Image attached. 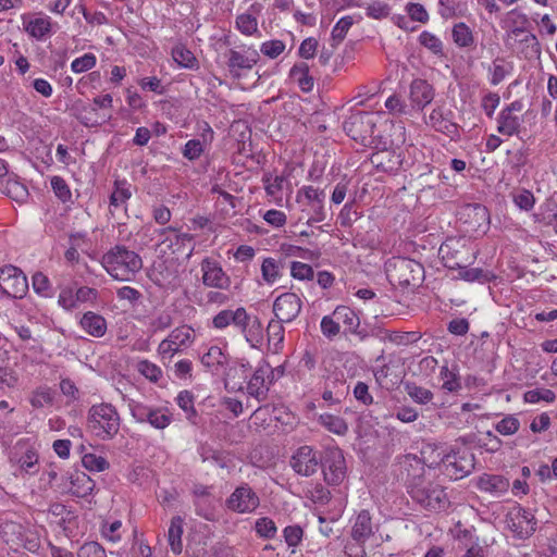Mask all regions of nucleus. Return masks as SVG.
Masks as SVG:
<instances>
[{
	"mask_svg": "<svg viewBox=\"0 0 557 557\" xmlns=\"http://www.w3.org/2000/svg\"><path fill=\"white\" fill-rule=\"evenodd\" d=\"M401 467L406 471L408 493L414 502L431 511H441L448 507L449 500L444 488L425 480V467L420 458L407 455Z\"/></svg>",
	"mask_w": 557,
	"mask_h": 557,
	"instance_id": "nucleus-1",
	"label": "nucleus"
},
{
	"mask_svg": "<svg viewBox=\"0 0 557 557\" xmlns=\"http://www.w3.org/2000/svg\"><path fill=\"white\" fill-rule=\"evenodd\" d=\"M101 264L112 278L127 282L143 269V259L126 246L115 245L102 256Z\"/></svg>",
	"mask_w": 557,
	"mask_h": 557,
	"instance_id": "nucleus-2",
	"label": "nucleus"
},
{
	"mask_svg": "<svg viewBox=\"0 0 557 557\" xmlns=\"http://www.w3.org/2000/svg\"><path fill=\"white\" fill-rule=\"evenodd\" d=\"M382 116L380 111H356L343 123V129L352 139H381Z\"/></svg>",
	"mask_w": 557,
	"mask_h": 557,
	"instance_id": "nucleus-3",
	"label": "nucleus"
},
{
	"mask_svg": "<svg viewBox=\"0 0 557 557\" xmlns=\"http://www.w3.org/2000/svg\"><path fill=\"white\" fill-rule=\"evenodd\" d=\"M89 429L101 440H111L120 431L121 418L114 406L108 403L92 405L87 418Z\"/></svg>",
	"mask_w": 557,
	"mask_h": 557,
	"instance_id": "nucleus-4",
	"label": "nucleus"
},
{
	"mask_svg": "<svg viewBox=\"0 0 557 557\" xmlns=\"http://www.w3.org/2000/svg\"><path fill=\"white\" fill-rule=\"evenodd\" d=\"M385 276L393 287H416L423 276V267L409 258L393 257L385 262Z\"/></svg>",
	"mask_w": 557,
	"mask_h": 557,
	"instance_id": "nucleus-5",
	"label": "nucleus"
},
{
	"mask_svg": "<svg viewBox=\"0 0 557 557\" xmlns=\"http://www.w3.org/2000/svg\"><path fill=\"white\" fill-rule=\"evenodd\" d=\"M127 407L136 422L148 423L157 430L166 429L173 421V414L166 407H154L135 399H129Z\"/></svg>",
	"mask_w": 557,
	"mask_h": 557,
	"instance_id": "nucleus-6",
	"label": "nucleus"
},
{
	"mask_svg": "<svg viewBox=\"0 0 557 557\" xmlns=\"http://www.w3.org/2000/svg\"><path fill=\"white\" fill-rule=\"evenodd\" d=\"M444 265L449 269H462L470 263L474 253L466 242L456 238L446 239L438 249Z\"/></svg>",
	"mask_w": 557,
	"mask_h": 557,
	"instance_id": "nucleus-7",
	"label": "nucleus"
},
{
	"mask_svg": "<svg viewBox=\"0 0 557 557\" xmlns=\"http://www.w3.org/2000/svg\"><path fill=\"white\" fill-rule=\"evenodd\" d=\"M444 473L453 480L469 475L474 469V455L467 448L451 450L442 460Z\"/></svg>",
	"mask_w": 557,
	"mask_h": 557,
	"instance_id": "nucleus-8",
	"label": "nucleus"
},
{
	"mask_svg": "<svg viewBox=\"0 0 557 557\" xmlns=\"http://www.w3.org/2000/svg\"><path fill=\"white\" fill-rule=\"evenodd\" d=\"M320 467L327 485L337 486L346 478V460L342 449L337 447L325 450Z\"/></svg>",
	"mask_w": 557,
	"mask_h": 557,
	"instance_id": "nucleus-9",
	"label": "nucleus"
},
{
	"mask_svg": "<svg viewBox=\"0 0 557 557\" xmlns=\"http://www.w3.org/2000/svg\"><path fill=\"white\" fill-rule=\"evenodd\" d=\"M0 289L7 296L22 299L28 292V282L24 272L12 264L0 269Z\"/></svg>",
	"mask_w": 557,
	"mask_h": 557,
	"instance_id": "nucleus-10",
	"label": "nucleus"
},
{
	"mask_svg": "<svg viewBox=\"0 0 557 557\" xmlns=\"http://www.w3.org/2000/svg\"><path fill=\"white\" fill-rule=\"evenodd\" d=\"M230 75L233 78H240L247 71L258 63L260 59L259 51L255 48L247 50L230 49L224 53Z\"/></svg>",
	"mask_w": 557,
	"mask_h": 557,
	"instance_id": "nucleus-11",
	"label": "nucleus"
},
{
	"mask_svg": "<svg viewBox=\"0 0 557 557\" xmlns=\"http://www.w3.org/2000/svg\"><path fill=\"white\" fill-rule=\"evenodd\" d=\"M506 523L510 531L519 539H528L536 530V519L534 515L521 507H512L506 516Z\"/></svg>",
	"mask_w": 557,
	"mask_h": 557,
	"instance_id": "nucleus-12",
	"label": "nucleus"
},
{
	"mask_svg": "<svg viewBox=\"0 0 557 557\" xmlns=\"http://www.w3.org/2000/svg\"><path fill=\"white\" fill-rule=\"evenodd\" d=\"M323 456L309 445L300 446L292 456L289 465L299 475L311 476L321 466Z\"/></svg>",
	"mask_w": 557,
	"mask_h": 557,
	"instance_id": "nucleus-13",
	"label": "nucleus"
},
{
	"mask_svg": "<svg viewBox=\"0 0 557 557\" xmlns=\"http://www.w3.org/2000/svg\"><path fill=\"white\" fill-rule=\"evenodd\" d=\"M226 508L237 513H251L260 505V498L248 485L237 486L225 502Z\"/></svg>",
	"mask_w": 557,
	"mask_h": 557,
	"instance_id": "nucleus-14",
	"label": "nucleus"
},
{
	"mask_svg": "<svg viewBox=\"0 0 557 557\" xmlns=\"http://www.w3.org/2000/svg\"><path fill=\"white\" fill-rule=\"evenodd\" d=\"M202 283L207 287L216 289H228L231 277L224 272L221 264L211 258H205L200 263Z\"/></svg>",
	"mask_w": 557,
	"mask_h": 557,
	"instance_id": "nucleus-15",
	"label": "nucleus"
},
{
	"mask_svg": "<svg viewBox=\"0 0 557 557\" xmlns=\"http://www.w3.org/2000/svg\"><path fill=\"white\" fill-rule=\"evenodd\" d=\"M302 302L295 293H284L280 295L273 304V312L281 322H292L300 313Z\"/></svg>",
	"mask_w": 557,
	"mask_h": 557,
	"instance_id": "nucleus-16",
	"label": "nucleus"
},
{
	"mask_svg": "<svg viewBox=\"0 0 557 557\" xmlns=\"http://www.w3.org/2000/svg\"><path fill=\"white\" fill-rule=\"evenodd\" d=\"M461 219L468 224L470 232H485L490 225V213L485 206L481 203H468L461 212Z\"/></svg>",
	"mask_w": 557,
	"mask_h": 557,
	"instance_id": "nucleus-17",
	"label": "nucleus"
},
{
	"mask_svg": "<svg viewBox=\"0 0 557 557\" xmlns=\"http://www.w3.org/2000/svg\"><path fill=\"white\" fill-rule=\"evenodd\" d=\"M268 374H272V367L262 362L253 371L251 377L247 382V393L258 401H264L268 398L269 386L267 384Z\"/></svg>",
	"mask_w": 557,
	"mask_h": 557,
	"instance_id": "nucleus-18",
	"label": "nucleus"
},
{
	"mask_svg": "<svg viewBox=\"0 0 557 557\" xmlns=\"http://www.w3.org/2000/svg\"><path fill=\"white\" fill-rule=\"evenodd\" d=\"M379 531V524L372 522L368 510H362L356 517L351 528V540L358 544H364L370 537Z\"/></svg>",
	"mask_w": 557,
	"mask_h": 557,
	"instance_id": "nucleus-19",
	"label": "nucleus"
},
{
	"mask_svg": "<svg viewBox=\"0 0 557 557\" xmlns=\"http://www.w3.org/2000/svg\"><path fill=\"white\" fill-rule=\"evenodd\" d=\"M237 329L245 336L251 347H259L263 342V327L256 315H250L245 310Z\"/></svg>",
	"mask_w": 557,
	"mask_h": 557,
	"instance_id": "nucleus-20",
	"label": "nucleus"
},
{
	"mask_svg": "<svg viewBox=\"0 0 557 557\" xmlns=\"http://www.w3.org/2000/svg\"><path fill=\"white\" fill-rule=\"evenodd\" d=\"M434 88L425 79L416 78L410 84V101L413 108L423 110L434 99Z\"/></svg>",
	"mask_w": 557,
	"mask_h": 557,
	"instance_id": "nucleus-21",
	"label": "nucleus"
},
{
	"mask_svg": "<svg viewBox=\"0 0 557 557\" xmlns=\"http://www.w3.org/2000/svg\"><path fill=\"white\" fill-rule=\"evenodd\" d=\"M131 197V185L125 180H116L109 199V210L111 215L114 216L120 210L126 212V203Z\"/></svg>",
	"mask_w": 557,
	"mask_h": 557,
	"instance_id": "nucleus-22",
	"label": "nucleus"
},
{
	"mask_svg": "<svg viewBox=\"0 0 557 557\" xmlns=\"http://www.w3.org/2000/svg\"><path fill=\"white\" fill-rule=\"evenodd\" d=\"M66 479L70 481L69 492L76 497H87L95 488V482L85 472L74 471Z\"/></svg>",
	"mask_w": 557,
	"mask_h": 557,
	"instance_id": "nucleus-23",
	"label": "nucleus"
},
{
	"mask_svg": "<svg viewBox=\"0 0 557 557\" xmlns=\"http://www.w3.org/2000/svg\"><path fill=\"white\" fill-rule=\"evenodd\" d=\"M191 494L195 497L194 505L196 507L197 515L208 521H213V511L205 507L207 500L211 496V487L200 483H195L191 488Z\"/></svg>",
	"mask_w": 557,
	"mask_h": 557,
	"instance_id": "nucleus-24",
	"label": "nucleus"
},
{
	"mask_svg": "<svg viewBox=\"0 0 557 557\" xmlns=\"http://www.w3.org/2000/svg\"><path fill=\"white\" fill-rule=\"evenodd\" d=\"M478 487L494 495H500L510 487L509 480L503 475L484 473L479 478Z\"/></svg>",
	"mask_w": 557,
	"mask_h": 557,
	"instance_id": "nucleus-25",
	"label": "nucleus"
},
{
	"mask_svg": "<svg viewBox=\"0 0 557 557\" xmlns=\"http://www.w3.org/2000/svg\"><path fill=\"white\" fill-rule=\"evenodd\" d=\"M79 324L86 333L94 337H102L107 332L106 319L92 311L84 313Z\"/></svg>",
	"mask_w": 557,
	"mask_h": 557,
	"instance_id": "nucleus-26",
	"label": "nucleus"
},
{
	"mask_svg": "<svg viewBox=\"0 0 557 557\" xmlns=\"http://www.w3.org/2000/svg\"><path fill=\"white\" fill-rule=\"evenodd\" d=\"M393 127L395 129L396 139L392 140L391 145L395 146V148H393V150L388 153L391 157L387 160L388 165H385V173L396 172L401 166L403 163L399 145H403L405 143V128L401 125L395 126L394 124Z\"/></svg>",
	"mask_w": 557,
	"mask_h": 557,
	"instance_id": "nucleus-27",
	"label": "nucleus"
},
{
	"mask_svg": "<svg viewBox=\"0 0 557 557\" xmlns=\"http://www.w3.org/2000/svg\"><path fill=\"white\" fill-rule=\"evenodd\" d=\"M0 190L16 202L22 203L28 198L27 187L15 175L5 178L0 185Z\"/></svg>",
	"mask_w": 557,
	"mask_h": 557,
	"instance_id": "nucleus-28",
	"label": "nucleus"
},
{
	"mask_svg": "<svg viewBox=\"0 0 557 557\" xmlns=\"http://www.w3.org/2000/svg\"><path fill=\"white\" fill-rule=\"evenodd\" d=\"M244 313V307H238L236 310H221L218 314L213 317L212 326L218 330H223L230 325H234L237 329Z\"/></svg>",
	"mask_w": 557,
	"mask_h": 557,
	"instance_id": "nucleus-29",
	"label": "nucleus"
},
{
	"mask_svg": "<svg viewBox=\"0 0 557 557\" xmlns=\"http://www.w3.org/2000/svg\"><path fill=\"white\" fill-rule=\"evenodd\" d=\"M522 120L509 110H502L497 117V131L506 136H512L520 132Z\"/></svg>",
	"mask_w": 557,
	"mask_h": 557,
	"instance_id": "nucleus-30",
	"label": "nucleus"
},
{
	"mask_svg": "<svg viewBox=\"0 0 557 557\" xmlns=\"http://www.w3.org/2000/svg\"><path fill=\"white\" fill-rule=\"evenodd\" d=\"M289 77L298 84L302 91L309 92L313 89L314 79L309 75V66L307 63H296L289 71Z\"/></svg>",
	"mask_w": 557,
	"mask_h": 557,
	"instance_id": "nucleus-31",
	"label": "nucleus"
},
{
	"mask_svg": "<svg viewBox=\"0 0 557 557\" xmlns=\"http://www.w3.org/2000/svg\"><path fill=\"white\" fill-rule=\"evenodd\" d=\"M338 325L345 326V332L355 333L359 326V318L352 309L346 306H338L333 311Z\"/></svg>",
	"mask_w": 557,
	"mask_h": 557,
	"instance_id": "nucleus-32",
	"label": "nucleus"
},
{
	"mask_svg": "<svg viewBox=\"0 0 557 557\" xmlns=\"http://www.w3.org/2000/svg\"><path fill=\"white\" fill-rule=\"evenodd\" d=\"M248 366V363L239 362L231 367L225 373V387L232 391H243V382L236 381V379L247 380Z\"/></svg>",
	"mask_w": 557,
	"mask_h": 557,
	"instance_id": "nucleus-33",
	"label": "nucleus"
},
{
	"mask_svg": "<svg viewBox=\"0 0 557 557\" xmlns=\"http://www.w3.org/2000/svg\"><path fill=\"white\" fill-rule=\"evenodd\" d=\"M182 534H183V520L181 517H173L171 520V524L168 531V540L171 546V550L180 555L183 549L182 544Z\"/></svg>",
	"mask_w": 557,
	"mask_h": 557,
	"instance_id": "nucleus-34",
	"label": "nucleus"
},
{
	"mask_svg": "<svg viewBox=\"0 0 557 557\" xmlns=\"http://www.w3.org/2000/svg\"><path fill=\"white\" fill-rule=\"evenodd\" d=\"M172 58L184 69L197 70L199 66L194 53L183 45H177L172 49Z\"/></svg>",
	"mask_w": 557,
	"mask_h": 557,
	"instance_id": "nucleus-35",
	"label": "nucleus"
},
{
	"mask_svg": "<svg viewBox=\"0 0 557 557\" xmlns=\"http://www.w3.org/2000/svg\"><path fill=\"white\" fill-rule=\"evenodd\" d=\"M25 29L32 37L41 40L51 32V20L49 16L36 17L26 24Z\"/></svg>",
	"mask_w": 557,
	"mask_h": 557,
	"instance_id": "nucleus-36",
	"label": "nucleus"
},
{
	"mask_svg": "<svg viewBox=\"0 0 557 557\" xmlns=\"http://www.w3.org/2000/svg\"><path fill=\"white\" fill-rule=\"evenodd\" d=\"M54 391L48 386H39L32 392L29 403L33 408L40 409L52 406L54 400Z\"/></svg>",
	"mask_w": 557,
	"mask_h": 557,
	"instance_id": "nucleus-37",
	"label": "nucleus"
},
{
	"mask_svg": "<svg viewBox=\"0 0 557 557\" xmlns=\"http://www.w3.org/2000/svg\"><path fill=\"white\" fill-rule=\"evenodd\" d=\"M429 123L437 131L446 135L454 134L457 129V125L448 121L441 108L432 110L429 116Z\"/></svg>",
	"mask_w": 557,
	"mask_h": 557,
	"instance_id": "nucleus-38",
	"label": "nucleus"
},
{
	"mask_svg": "<svg viewBox=\"0 0 557 557\" xmlns=\"http://www.w3.org/2000/svg\"><path fill=\"white\" fill-rule=\"evenodd\" d=\"M77 120L87 127L98 126L106 121V116H102L100 120L97 108L90 104H83L81 108H77Z\"/></svg>",
	"mask_w": 557,
	"mask_h": 557,
	"instance_id": "nucleus-39",
	"label": "nucleus"
},
{
	"mask_svg": "<svg viewBox=\"0 0 557 557\" xmlns=\"http://www.w3.org/2000/svg\"><path fill=\"white\" fill-rule=\"evenodd\" d=\"M320 423L326 428L330 432L344 435L348 431L347 423L338 416L324 413L320 416Z\"/></svg>",
	"mask_w": 557,
	"mask_h": 557,
	"instance_id": "nucleus-40",
	"label": "nucleus"
},
{
	"mask_svg": "<svg viewBox=\"0 0 557 557\" xmlns=\"http://www.w3.org/2000/svg\"><path fill=\"white\" fill-rule=\"evenodd\" d=\"M453 39L458 47H470L474 42L471 29L465 23H458L453 27Z\"/></svg>",
	"mask_w": 557,
	"mask_h": 557,
	"instance_id": "nucleus-41",
	"label": "nucleus"
},
{
	"mask_svg": "<svg viewBox=\"0 0 557 557\" xmlns=\"http://www.w3.org/2000/svg\"><path fill=\"white\" fill-rule=\"evenodd\" d=\"M178 407L186 412V418L196 424L197 411L194 407V395L189 391H182L176 397Z\"/></svg>",
	"mask_w": 557,
	"mask_h": 557,
	"instance_id": "nucleus-42",
	"label": "nucleus"
},
{
	"mask_svg": "<svg viewBox=\"0 0 557 557\" xmlns=\"http://www.w3.org/2000/svg\"><path fill=\"white\" fill-rule=\"evenodd\" d=\"M385 339L398 346H406L416 343L419 339V335L417 332H400L385 329Z\"/></svg>",
	"mask_w": 557,
	"mask_h": 557,
	"instance_id": "nucleus-43",
	"label": "nucleus"
},
{
	"mask_svg": "<svg viewBox=\"0 0 557 557\" xmlns=\"http://www.w3.org/2000/svg\"><path fill=\"white\" fill-rule=\"evenodd\" d=\"M194 330L188 325H183L174 329L169 335V342L174 343L178 348L187 346L193 342Z\"/></svg>",
	"mask_w": 557,
	"mask_h": 557,
	"instance_id": "nucleus-44",
	"label": "nucleus"
},
{
	"mask_svg": "<svg viewBox=\"0 0 557 557\" xmlns=\"http://www.w3.org/2000/svg\"><path fill=\"white\" fill-rule=\"evenodd\" d=\"M354 24L351 16L342 17L333 27L332 30V47L338 46L346 37L347 32Z\"/></svg>",
	"mask_w": 557,
	"mask_h": 557,
	"instance_id": "nucleus-45",
	"label": "nucleus"
},
{
	"mask_svg": "<svg viewBox=\"0 0 557 557\" xmlns=\"http://www.w3.org/2000/svg\"><path fill=\"white\" fill-rule=\"evenodd\" d=\"M405 389L407 394L413 399V401L421 405L430 403L433 398V393L430 389L418 386L414 383L407 382L405 384Z\"/></svg>",
	"mask_w": 557,
	"mask_h": 557,
	"instance_id": "nucleus-46",
	"label": "nucleus"
},
{
	"mask_svg": "<svg viewBox=\"0 0 557 557\" xmlns=\"http://www.w3.org/2000/svg\"><path fill=\"white\" fill-rule=\"evenodd\" d=\"M236 27L242 34L251 36L258 33V21L253 15L244 13L236 17Z\"/></svg>",
	"mask_w": 557,
	"mask_h": 557,
	"instance_id": "nucleus-47",
	"label": "nucleus"
},
{
	"mask_svg": "<svg viewBox=\"0 0 557 557\" xmlns=\"http://www.w3.org/2000/svg\"><path fill=\"white\" fill-rule=\"evenodd\" d=\"M201 362L208 368H215L218 366H223L226 362V356L220 347L212 346L202 356Z\"/></svg>",
	"mask_w": 557,
	"mask_h": 557,
	"instance_id": "nucleus-48",
	"label": "nucleus"
},
{
	"mask_svg": "<svg viewBox=\"0 0 557 557\" xmlns=\"http://www.w3.org/2000/svg\"><path fill=\"white\" fill-rule=\"evenodd\" d=\"M511 66L504 59H495L493 61V65L490 69L492 74L491 84L498 85L500 82L504 81L506 75L509 74Z\"/></svg>",
	"mask_w": 557,
	"mask_h": 557,
	"instance_id": "nucleus-49",
	"label": "nucleus"
},
{
	"mask_svg": "<svg viewBox=\"0 0 557 557\" xmlns=\"http://www.w3.org/2000/svg\"><path fill=\"white\" fill-rule=\"evenodd\" d=\"M419 42L436 55H443V44L434 34L424 30L419 36Z\"/></svg>",
	"mask_w": 557,
	"mask_h": 557,
	"instance_id": "nucleus-50",
	"label": "nucleus"
},
{
	"mask_svg": "<svg viewBox=\"0 0 557 557\" xmlns=\"http://www.w3.org/2000/svg\"><path fill=\"white\" fill-rule=\"evenodd\" d=\"M255 530L263 539H273L277 531L275 522L268 517L259 518L255 523Z\"/></svg>",
	"mask_w": 557,
	"mask_h": 557,
	"instance_id": "nucleus-51",
	"label": "nucleus"
},
{
	"mask_svg": "<svg viewBox=\"0 0 557 557\" xmlns=\"http://www.w3.org/2000/svg\"><path fill=\"white\" fill-rule=\"evenodd\" d=\"M441 379L443 380L442 388L448 392H457L461 388V384L457 374L449 370L447 366L441 367L440 372Z\"/></svg>",
	"mask_w": 557,
	"mask_h": 557,
	"instance_id": "nucleus-52",
	"label": "nucleus"
},
{
	"mask_svg": "<svg viewBox=\"0 0 557 557\" xmlns=\"http://www.w3.org/2000/svg\"><path fill=\"white\" fill-rule=\"evenodd\" d=\"M556 396L555 393L549 388H535L528 391L524 394V400L527 403L535 404L541 400L546 403H553L555 400Z\"/></svg>",
	"mask_w": 557,
	"mask_h": 557,
	"instance_id": "nucleus-53",
	"label": "nucleus"
},
{
	"mask_svg": "<svg viewBox=\"0 0 557 557\" xmlns=\"http://www.w3.org/2000/svg\"><path fill=\"white\" fill-rule=\"evenodd\" d=\"M519 428V420L511 414L506 416L495 424V430L505 436L515 434Z\"/></svg>",
	"mask_w": 557,
	"mask_h": 557,
	"instance_id": "nucleus-54",
	"label": "nucleus"
},
{
	"mask_svg": "<svg viewBox=\"0 0 557 557\" xmlns=\"http://www.w3.org/2000/svg\"><path fill=\"white\" fill-rule=\"evenodd\" d=\"M262 277L267 283H273L280 276L278 262L273 258H265L261 264Z\"/></svg>",
	"mask_w": 557,
	"mask_h": 557,
	"instance_id": "nucleus-55",
	"label": "nucleus"
},
{
	"mask_svg": "<svg viewBox=\"0 0 557 557\" xmlns=\"http://www.w3.org/2000/svg\"><path fill=\"white\" fill-rule=\"evenodd\" d=\"M83 466L89 471L101 472L109 468V462L106 458L95 454H86L82 459Z\"/></svg>",
	"mask_w": 557,
	"mask_h": 557,
	"instance_id": "nucleus-56",
	"label": "nucleus"
},
{
	"mask_svg": "<svg viewBox=\"0 0 557 557\" xmlns=\"http://www.w3.org/2000/svg\"><path fill=\"white\" fill-rule=\"evenodd\" d=\"M51 187H52L55 196L62 202H67L71 200L72 193H71V189L64 178H62L61 176H53L51 178Z\"/></svg>",
	"mask_w": 557,
	"mask_h": 557,
	"instance_id": "nucleus-57",
	"label": "nucleus"
},
{
	"mask_svg": "<svg viewBox=\"0 0 557 557\" xmlns=\"http://www.w3.org/2000/svg\"><path fill=\"white\" fill-rule=\"evenodd\" d=\"M33 289L40 296L48 297L51 295V284L47 275L42 272H36L33 277Z\"/></svg>",
	"mask_w": 557,
	"mask_h": 557,
	"instance_id": "nucleus-58",
	"label": "nucleus"
},
{
	"mask_svg": "<svg viewBox=\"0 0 557 557\" xmlns=\"http://www.w3.org/2000/svg\"><path fill=\"white\" fill-rule=\"evenodd\" d=\"M284 50L285 44L278 39L264 41L260 46V52L270 59L277 58L281 53H283Z\"/></svg>",
	"mask_w": 557,
	"mask_h": 557,
	"instance_id": "nucleus-59",
	"label": "nucleus"
},
{
	"mask_svg": "<svg viewBox=\"0 0 557 557\" xmlns=\"http://www.w3.org/2000/svg\"><path fill=\"white\" fill-rule=\"evenodd\" d=\"M461 271L459 272V275L462 280L465 281H468V282H487L490 281V272L487 271H484L482 269H479V268H472V269H467V265L462 269H460Z\"/></svg>",
	"mask_w": 557,
	"mask_h": 557,
	"instance_id": "nucleus-60",
	"label": "nucleus"
},
{
	"mask_svg": "<svg viewBox=\"0 0 557 557\" xmlns=\"http://www.w3.org/2000/svg\"><path fill=\"white\" fill-rule=\"evenodd\" d=\"M263 183L267 194L276 196L280 191H282L286 180L282 175H264Z\"/></svg>",
	"mask_w": 557,
	"mask_h": 557,
	"instance_id": "nucleus-61",
	"label": "nucleus"
},
{
	"mask_svg": "<svg viewBox=\"0 0 557 557\" xmlns=\"http://www.w3.org/2000/svg\"><path fill=\"white\" fill-rule=\"evenodd\" d=\"M138 371L151 382H158L162 376L161 369L148 360H143L138 363Z\"/></svg>",
	"mask_w": 557,
	"mask_h": 557,
	"instance_id": "nucleus-62",
	"label": "nucleus"
},
{
	"mask_svg": "<svg viewBox=\"0 0 557 557\" xmlns=\"http://www.w3.org/2000/svg\"><path fill=\"white\" fill-rule=\"evenodd\" d=\"M290 273L297 280H312L314 274L311 265L299 261L292 262Z\"/></svg>",
	"mask_w": 557,
	"mask_h": 557,
	"instance_id": "nucleus-63",
	"label": "nucleus"
},
{
	"mask_svg": "<svg viewBox=\"0 0 557 557\" xmlns=\"http://www.w3.org/2000/svg\"><path fill=\"white\" fill-rule=\"evenodd\" d=\"M77 557H107V554L99 543L88 542L79 547Z\"/></svg>",
	"mask_w": 557,
	"mask_h": 557,
	"instance_id": "nucleus-64",
	"label": "nucleus"
}]
</instances>
